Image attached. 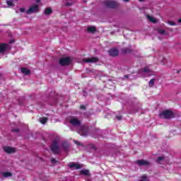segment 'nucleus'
<instances>
[{
  "label": "nucleus",
  "mask_w": 181,
  "mask_h": 181,
  "mask_svg": "<svg viewBox=\"0 0 181 181\" xmlns=\"http://www.w3.org/2000/svg\"><path fill=\"white\" fill-rule=\"evenodd\" d=\"M120 5L115 0H104L102 1V6L107 9H117V8H119Z\"/></svg>",
  "instance_id": "nucleus-1"
},
{
  "label": "nucleus",
  "mask_w": 181,
  "mask_h": 181,
  "mask_svg": "<svg viewBox=\"0 0 181 181\" xmlns=\"http://www.w3.org/2000/svg\"><path fill=\"white\" fill-rule=\"evenodd\" d=\"M158 117L163 119H172L175 118V113L171 110H165L159 113Z\"/></svg>",
  "instance_id": "nucleus-2"
},
{
  "label": "nucleus",
  "mask_w": 181,
  "mask_h": 181,
  "mask_svg": "<svg viewBox=\"0 0 181 181\" xmlns=\"http://www.w3.org/2000/svg\"><path fill=\"white\" fill-rule=\"evenodd\" d=\"M76 132L81 136L86 137L90 135V127L87 125H83L78 127Z\"/></svg>",
  "instance_id": "nucleus-3"
},
{
  "label": "nucleus",
  "mask_w": 181,
  "mask_h": 181,
  "mask_svg": "<svg viewBox=\"0 0 181 181\" xmlns=\"http://www.w3.org/2000/svg\"><path fill=\"white\" fill-rule=\"evenodd\" d=\"M69 122L74 128H79L81 126V120L74 116L70 117Z\"/></svg>",
  "instance_id": "nucleus-4"
},
{
  "label": "nucleus",
  "mask_w": 181,
  "mask_h": 181,
  "mask_svg": "<svg viewBox=\"0 0 181 181\" xmlns=\"http://www.w3.org/2000/svg\"><path fill=\"white\" fill-rule=\"evenodd\" d=\"M71 62H73V59H71V57H63L59 59V64H60L62 67H64L66 66H70V64H71Z\"/></svg>",
  "instance_id": "nucleus-5"
},
{
  "label": "nucleus",
  "mask_w": 181,
  "mask_h": 181,
  "mask_svg": "<svg viewBox=\"0 0 181 181\" xmlns=\"http://www.w3.org/2000/svg\"><path fill=\"white\" fill-rule=\"evenodd\" d=\"M39 5L38 4H34L31 6L28 10L26 11L27 15H30L31 13H37L39 12Z\"/></svg>",
  "instance_id": "nucleus-6"
},
{
  "label": "nucleus",
  "mask_w": 181,
  "mask_h": 181,
  "mask_svg": "<svg viewBox=\"0 0 181 181\" xmlns=\"http://www.w3.org/2000/svg\"><path fill=\"white\" fill-rule=\"evenodd\" d=\"M51 151L57 155L59 153V141L57 139H54L52 142V145L51 146Z\"/></svg>",
  "instance_id": "nucleus-7"
},
{
  "label": "nucleus",
  "mask_w": 181,
  "mask_h": 181,
  "mask_svg": "<svg viewBox=\"0 0 181 181\" xmlns=\"http://www.w3.org/2000/svg\"><path fill=\"white\" fill-rule=\"evenodd\" d=\"M143 74L146 76V77H151V76H154V72L149 69L148 66H145L143 68Z\"/></svg>",
  "instance_id": "nucleus-8"
},
{
  "label": "nucleus",
  "mask_w": 181,
  "mask_h": 181,
  "mask_svg": "<svg viewBox=\"0 0 181 181\" xmlns=\"http://www.w3.org/2000/svg\"><path fill=\"white\" fill-rule=\"evenodd\" d=\"M101 131L100 130V128H94L91 132V136L93 138H98V136H101Z\"/></svg>",
  "instance_id": "nucleus-9"
},
{
  "label": "nucleus",
  "mask_w": 181,
  "mask_h": 181,
  "mask_svg": "<svg viewBox=\"0 0 181 181\" xmlns=\"http://www.w3.org/2000/svg\"><path fill=\"white\" fill-rule=\"evenodd\" d=\"M11 47L8 44L1 43L0 44V54L2 53H5L6 50H11Z\"/></svg>",
  "instance_id": "nucleus-10"
},
{
  "label": "nucleus",
  "mask_w": 181,
  "mask_h": 181,
  "mask_svg": "<svg viewBox=\"0 0 181 181\" xmlns=\"http://www.w3.org/2000/svg\"><path fill=\"white\" fill-rule=\"evenodd\" d=\"M108 54L111 57H117L119 54V51L117 48H112L109 49Z\"/></svg>",
  "instance_id": "nucleus-11"
},
{
  "label": "nucleus",
  "mask_w": 181,
  "mask_h": 181,
  "mask_svg": "<svg viewBox=\"0 0 181 181\" xmlns=\"http://www.w3.org/2000/svg\"><path fill=\"white\" fill-rule=\"evenodd\" d=\"M49 103H51V105H54V104L57 103V97L56 96L54 92H51L49 94Z\"/></svg>",
  "instance_id": "nucleus-12"
},
{
  "label": "nucleus",
  "mask_w": 181,
  "mask_h": 181,
  "mask_svg": "<svg viewBox=\"0 0 181 181\" xmlns=\"http://www.w3.org/2000/svg\"><path fill=\"white\" fill-rule=\"evenodd\" d=\"M61 146L64 152H70V143L67 141H62Z\"/></svg>",
  "instance_id": "nucleus-13"
},
{
  "label": "nucleus",
  "mask_w": 181,
  "mask_h": 181,
  "mask_svg": "<svg viewBox=\"0 0 181 181\" xmlns=\"http://www.w3.org/2000/svg\"><path fill=\"white\" fill-rule=\"evenodd\" d=\"M4 151L6 153H8L10 155L11 153H15V152H16V148L15 147L4 146Z\"/></svg>",
  "instance_id": "nucleus-14"
},
{
  "label": "nucleus",
  "mask_w": 181,
  "mask_h": 181,
  "mask_svg": "<svg viewBox=\"0 0 181 181\" xmlns=\"http://www.w3.org/2000/svg\"><path fill=\"white\" fill-rule=\"evenodd\" d=\"M83 63H97V62H100V59L98 57H90L88 59H83Z\"/></svg>",
  "instance_id": "nucleus-15"
},
{
  "label": "nucleus",
  "mask_w": 181,
  "mask_h": 181,
  "mask_svg": "<svg viewBox=\"0 0 181 181\" xmlns=\"http://www.w3.org/2000/svg\"><path fill=\"white\" fill-rule=\"evenodd\" d=\"M136 163L139 165V166H149V165H151L149 161L146 160H138L136 161Z\"/></svg>",
  "instance_id": "nucleus-16"
},
{
  "label": "nucleus",
  "mask_w": 181,
  "mask_h": 181,
  "mask_svg": "<svg viewBox=\"0 0 181 181\" xmlns=\"http://www.w3.org/2000/svg\"><path fill=\"white\" fill-rule=\"evenodd\" d=\"M68 166L69 168H70L71 169H76V170H78V169H81V165L80 164H77L76 163H69L68 164Z\"/></svg>",
  "instance_id": "nucleus-17"
},
{
  "label": "nucleus",
  "mask_w": 181,
  "mask_h": 181,
  "mask_svg": "<svg viewBox=\"0 0 181 181\" xmlns=\"http://www.w3.org/2000/svg\"><path fill=\"white\" fill-rule=\"evenodd\" d=\"M133 52H134V49L129 48V47L122 49V54H131Z\"/></svg>",
  "instance_id": "nucleus-18"
},
{
  "label": "nucleus",
  "mask_w": 181,
  "mask_h": 181,
  "mask_svg": "<svg viewBox=\"0 0 181 181\" xmlns=\"http://www.w3.org/2000/svg\"><path fill=\"white\" fill-rule=\"evenodd\" d=\"M21 71L23 73V74H25V76H30V74H32V72L28 68H21Z\"/></svg>",
  "instance_id": "nucleus-19"
},
{
  "label": "nucleus",
  "mask_w": 181,
  "mask_h": 181,
  "mask_svg": "<svg viewBox=\"0 0 181 181\" xmlns=\"http://www.w3.org/2000/svg\"><path fill=\"white\" fill-rule=\"evenodd\" d=\"M157 32L159 35H161V36H169V33L165 30L158 29Z\"/></svg>",
  "instance_id": "nucleus-20"
},
{
  "label": "nucleus",
  "mask_w": 181,
  "mask_h": 181,
  "mask_svg": "<svg viewBox=\"0 0 181 181\" xmlns=\"http://www.w3.org/2000/svg\"><path fill=\"white\" fill-rule=\"evenodd\" d=\"M138 111H139V106L138 105L132 106L130 114H136Z\"/></svg>",
  "instance_id": "nucleus-21"
},
{
  "label": "nucleus",
  "mask_w": 181,
  "mask_h": 181,
  "mask_svg": "<svg viewBox=\"0 0 181 181\" xmlns=\"http://www.w3.org/2000/svg\"><path fill=\"white\" fill-rule=\"evenodd\" d=\"M86 149L89 151V152H91V151H97V147L94 144H88L86 146Z\"/></svg>",
  "instance_id": "nucleus-22"
},
{
  "label": "nucleus",
  "mask_w": 181,
  "mask_h": 181,
  "mask_svg": "<svg viewBox=\"0 0 181 181\" xmlns=\"http://www.w3.org/2000/svg\"><path fill=\"white\" fill-rule=\"evenodd\" d=\"M44 13L45 15H46V16H49V15H52V13H53V10L52 9V8L47 7L45 9Z\"/></svg>",
  "instance_id": "nucleus-23"
},
{
  "label": "nucleus",
  "mask_w": 181,
  "mask_h": 181,
  "mask_svg": "<svg viewBox=\"0 0 181 181\" xmlns=\"http://www.w3.org/2000/svg\"><path fill=\"white\" fill-rule=\"evenodd\" d=\"M87 30L89 33H95V32H97V28L95 26H90L87 28Z\"/></svg>",
  "instance_id": "nucleus-24"
},
{
  "label": "nucleus",
  "mask_w": 181,
  "mask_h": 181,
  "mask_svg": "<svg viewBox=\"0 0 181 181\" xmlns=\"http://www.w3.org/2000/svg\"><path fill=\"white\" fill-rule=\"evenodd\" d=\"M39 121L42 125H45L49 121V117H40Z\"/></svg>",
  "instance_id": "nucleus-25"
},
{
  "label": "nucleus",
  "mask_w": 181,
  "mask_h": 181,
  "mask_svg": "<svg viewBox=\"0 0 181 181\" xmlns=\"http://www.w3.org/2000/svg\"><path fill=\"white\" fill-rule=\"evenodd\" d=\"M81 175H84V176H90V170L83 169L80 171Z\"/></svg>",
  "instance_id": "nucleus-26"
},
{
  "label": "nucleus",
  "mask_w": 181,
  "mask_h": 181,
  "mask_svg": "<svg viewBox=\"0 0 181 181\" xmlns=\"http://www.w3.org/2000/svg\"><path fill=\"white\" fill-rule=\"evenodd\" d=\"M3 177H11L12 176V173L11 172H3L1 173Z\"/></svg>",
  "instance_id": "nucleus-27"
},
{
  "label": "nucleus",
  "mask_w": 181,
  "mask_h": 181,
  "mask_svg": "<svg viewBox=\"0 0 181 181\" xmlns=\"http://www.w3.org/2000/svg\"><path fill=\"white\" fill-rule=\"evenodd\" d=\"M156 81V78H153L152 79H151L150 81L148 82V86L153 87V86H155Z\"/></svg>",
  "instance_id": "nucleus-28"
},
{
  "label": "nucleus",
  "mask_w": 181,
  "mask_h": 181,
  "mask_svg": "<svg viewBox=\"0 0 181 181\" xmlns=\"http://www.w3.org/2000/svg\"><path fill=\"white\" fill-rule=\"evenodd\" d=\"M147 18L150 22H152V23H156V22H158V20L151 16H147Z\"/></svg>",
  "instance_id": "nucleus-29"
},
{
  "label": "nucleus",
  "mask_w": 181,
  "mask_h": 181,
  "mask_svg": "<svg viewBox=\"0 0 181 181\" xmlns=\"http://www.w3.org/2000/svg\"><path fill=\"white\" fill-rule=\"evenodd\" d=\"M26 100V98H25V96H23L21 98H19L18 100V105H23V102Z\"/></svg>",
  "instance_id": "nucleus-30"
},
{
  "label": "nucleus",
  "mask_w": 181,
  "mask_h": 181,
  "mask_svg": "<svg viewBox=\"0 0 181 181\" xmlns=\"http://www.w3.org/2000/svg\"><path fill=\"white\" fill-rule=\"evenodd\" d=\"M139 181H149V178L146 175H142L140 177V180Z\"/></svg>",
  "instance_id": "nucleus-31"
},
{
  "label": "nucleus",
  "mask_w": 181,
  "mask_h": 181,
  "mask_svg": "<svg viewBox=\"0 0 181 181\" xmlns=\"http://www.w3.org/2000/svg\"><path fill=\"white\" fill-rule=\"evenodd\" d=\"M6 4H7L8 6H11V7L15 6V4H13V0H7Z\"/></svg>",
  "instance_id": "nucleus-32"
},
{
  "label": "nucleus",
  "mask_w": 181,
  "mask_h": 181,
  "mask_svg": "<svg viewBox=\"0 0 181 181\" xmlns=\"http://www.w3.org/2000/svg\"><path fill=\"white\" fill-rule=\"evenodd\" d=\"M165 159V156H159L157 158L156 162L157 163H160V162H162V160H163Z\"/></svg>",
  "instance_id": "nucleus-33"
},
{
  "label": "nucleus",
  "mask_w": 181,
  "mask_h": 181,
  "mask_svg": "<svg viewBox=\"0 0 181 181\" xmlns=\"http://www.w3.org/2000/svg\"><path fill=\"white\" fill-rule=\"evenodd\" d=\"M74 144H76V145H77L78 146H84V145L81 143H80V141H78L76 140H74Z\"/></svg>",
  "instance_id": "nucleus-34"
},
{
  "label": "nucleus",
  "mask_w": 181,
  "mask_h": 181,
  "mask_svg": "<svg viewBox=\"0 0 181 181\" xmlns=\"http://www.w3.org/2000/svg\"><path fill=\"white\" fill-rule=\"evenodd\" d=\"M11 132H15L16 134H19V132H21V129H12Z\"/></svg>",
  "instance_id": "nucleus-35"
},
{
  "label": "nucleus",
  "mask_w": 181,
  "mask_h": 181,
  "mask_svg": "<svg viewBox=\"0 0 181 181\" xmlns=\"http://www.w3.org/2000/svg\"><path fill=\"white\" fill-rule=\"evenodd\" d=\"M138 74H144V68H141L137 71Z\"/></svg>",
  "instance_id": "nucleus-36"
},
{
  "label": "nucleus",
  "mask_w": 181,
  "mask_h": 181,
  "mask_svg": "<svg viewBox=\"0 0 181 181\" xmlns=\"http://www.w3.org/2000/svg\"><path fill=\"white\" fill-rule=\"evenodd\" d=\"M73 5V3L71 2H66L64 4V6L69 7V6H71Z\"/></svg>",
  "instance_id": "nucleus-37"
},
{
  "label": "nucleus",
  "mask_w": 181,
  "mask_h": 181,
  "mask_svg": "<svg viewBox=\"0 0 181 181\" xmlns=\"http://www.w3.org/2000/svg\"><path fill=\"white\" fill-rule=\"evenodd\" d=\"M168 23L171 26H175L176 25V23H175L174 21H168Z\"/></svg>",
  "instance_id": "nucleus-38"
},
{
  "label": "nucleus",
  "mask_w": 181,
  "mask_h": 181,
  "mask_svg": "<svg viewBox=\"0 0 181 181\" xmlns=\"http://www.w3.org/2000/svg\"><path fill=\"white\" fill-rule=\"evenodd\" d=\"M51 162H52V163H54V164L57 163V160L54 158L51 159Z\"/></svg>",
  "instance_id": "nucleus-39"
},
{
  "label": "nucleus",
  "mask_w": 181,
  "mask_h": 181,
  "mask_svg": "<svg viewBox=\"0 0 181 181\" xmlns=\"http://www.w3.org/2000/svg\"><path fill=\"white\" fill-rule=\"evenodd\" d=\"M80 108H81V110H86V106H85L84 105H81L80 106Z\"/></svg>",
  "instance_id": "nucleus-40"
},
{
  "label": "nucleus",
  "mask_w": 181,
  "mask_h": 181,
  "mask_svg": "<svg viewBox=\"0 0 181 181\" xmlns=\"http://www.w3.org/2000/svg\"><path fill=\"white\" fill-rule=\"evenodd\" d=\"M116 118L118 121H121V119H122V116H116Z\"/></svg>",
  "instance_id": "nucleus-41"
},
{
  "label": "nucleus",
  "mask_w": 181,
  "mask_h": 181,
  "mask_svg": "<svg viewBox=\"0 0 181 181\" xmlns=\"http://www.w3.org/2000/svg\"><path fill=\"white\" fill-rule=\"evenodd\" d=\"M83 97H87V92H86V90H83Z\"/></svg>",
  "instance_id": "nucleus-42"
},
{
  "label": "nucleus",
  "mask_w": 181,
  "mask_h": 181,
  "mask_svg": "<svg viewBox=\"0 0 181 181\" xmlns=\"http://www.w3.org/2000/svg\"><path fill=\"white\" fill-rule=\"evenodd\" d=\"M10 45H12V43H15V40H11L9 41Z\"/></svg>",
  "instance_id": "nucleus-43"
},
{
  "label": "nucleus",
  "mask_w": 181,
  "mask_h": 181,
  "mask_svg": "<svg viewBox=\"0 0 181 181\" xmlns=\"http://www.w3.org/2000/svg\"><path fill=\"white\" fill-rule=\"evenodd\" d=\"M25 8H20V12H25Z\"/></svg>",
  "instance_id": "nucleus-44"
},
{
  "label": "nucleus",
  "mask_w": 181,
  "mask_h": 181,
  "mask_svg": "<svg viewBox=\"0 0 181 181\" xmlns=\"http://www.w3.org/2000/svg\"><path fill=\"white\" fill-rule=\"evenodd\" d=\"M124 78H129V75H124Z\"/></svg>",
  "instance_id": "nucleus-45"
},
{
  "label": "nucleus",
  "mask_w": 181,
  "mask_h": 181,
  "mask_svg": "<svg viewBox=\"0 0 181 181\" xmlns=\"http://www.w3.org/2000/svg\"><path fill=\"white\" fill-rule=\"evenodd\" d=\"M41 0H36L37 4L40 3Z\"/></svg>",
  "instance_id": "nucleus-46"
},
{
  "label": "nucleus",
  "mask_w": 181,
  "mask_h": 181,
  "mask_svg": "<svg viewBox=\"0 0 181 181\" xmlns=\"http://www.w3.org/2000/svg\"><path fill=\"white\" fill-rule=\"evenodd\" d=\"M123 2H129V0H123Z\"/></svg>",
  "instance_id": "nucleus-47"
},
{
  "label": "nucleus",
  "mask_w": 181,
  "mask_h": 181,
  "mask_svg": "<svg viewBox=\"0 0 181 181\" xmlns=\"http://www.w3.org/2000/svg\"><path fill=\"white\" fill-rule=\"evenodd\" d=\"M3 76L2 74H0V80L2 78Z\"/></svg>",
  "instance_id": "nucleus-48"
},
{
  "label": "nucleus",
  "mask_w": 181,
  "mask_h": 181,
  "mask_svg": "<svg viewBox=\"0 0 181 181\" xmlns=\"http://www.w3.org/2000/svg\"><path fill=\"white\" fill-rule=\"evenodd\" d=\"M178 23H181V18L178 20Z\"/></svg>",
  "instance_id": "nucleus-49"
},
{
  "label": "nucleus",
  "mask_w": 181,
  "mask_h": 181,
  "mask_svg": "<svg viewBox=\"0 0 181 181\" xmlns=\"http://www.w3.org/2000/svg\"><path fill=\"white\" fill-rule=\"evenodd\" d=\"M19 0H13V2H18Z\"/></svg>",
  "instance_id": "nucleus-50"
},
{
  "label": "nucleus",
  "mask_w": 181,
  "mask_h": 181,
  "mask_svg": "<svg viewBox=\"0 0 181 181\" xmlns=\"http://www.w3.org/2000/svg\"><path fill=\"white\" fill-rule=\"evenodd\" d=\"M112 158H115V155L112 154Z\"/></svg>",
  "instance_id": "nucleus-51"
},
{
  "label": "nucleus",
  "mask_w": 181,
  "mask_h": 181,
  "mask_svg": "<svg viewBox=\"0 0 181 181\" xmlns=\"http://www.w3.org/2000/svg\"><path fill=\"white\" fill-rule=\"evenodd\" d=\"M42 140L46 141V139H45V137H42Z\"/></svg>",
  "instance_id": "nucleus-52"
},
{
  "label": "nucleus",
  "mask_w": 181,
  "mask_h": 181,
  "mask_svg": "<svg viewBox=\"0 0 181 181\" xmlns=\"http://www.w3.org/2000/svg\"><path fill=\"white\" fill-rule=\"evenodd\" d=\"M136 57H141V56L140 55H137V56H136Z\"/></svg>",
  "instance_id": "nucleus-53"
},
{
  "label": "nucleus",
  "mask_w": 181,
  "mask_h": 181,
  "mask_svg": "<svg viewBox=\"0 0 181 181\" xmlns=\"http://www.w3.org/2000/svg\"><path fill=\"white\" fill-rule=\"evenodd\" d=\"M180 71H177V73H180Z\"/></svg>",
  "instance_id": "nucleus-54"
},
{
  "label": "nucleus",
  "mask_w": 181,
  "mask_h": 181,
  "mask_svg": "<svg viewBox=\"0 0 181 181\" xmlns=\"http://www.w3.org/2000/svg\"><path fill=\"white\" fill-rule=\"evenodd\" d=\"M109 81H112V80H111V79H109Z\"/></svg>",
  "instance_id": "nucleus-55"
},
{
  "label": "nucleus",
  "mask_w": 181,
  "mask_h": 181,
  "mask_svg": "<svg viewBox=\"0 0 181 181\" xmlns=\"http://www.w3.org/2000/svg\"><path fill=\"white\" fill-rule=\"evenodd\" d=\"M158 39H160V40L161 38L160 37H158Z\"/></svg>",
  "instance_id": "nucleus-56"
},
{
  "label": "nucleus",
  "mask_w": 181,
  "mask_h": 181,
  "mask_svg": "<svg viewBox=\"0 0 181 181\" xmlns=\"http://www.w3.org/2000/svg\"><path fill=\"white\" fill-rule=\"evenodd\" d=\"M134 78H136V76H134Z\"/></svg>",
  "instance_id": "nucleus-57"
},
{
  "label": "nucleus",
  "mask_w": 181,
  "mask_h": 181,
  "mask_svg": "<svg viewBox=\"0 0 181 181\" xmlns=\"http://www.w3.org/2000/svg\"><path fill=\"white\" fill-rule=\"evenodd\" d=\"M134 72H132V74H134Z\"/></svg>",
  "instance_id": "nucleus-58"
}]
</instances>
